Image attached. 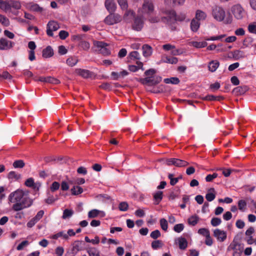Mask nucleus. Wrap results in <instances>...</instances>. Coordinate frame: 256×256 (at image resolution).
Instances as JSON below:
<instances>
[{
	"label": "nucleus",
	"mask_w": 256,
	"mask_h": 256,
	"mask_svg": "<svg viewBox=\"0 0 256 256\" xmlns=\"http://www.w3.org/2000/svg\"><path fill=\"white\" fill-rule=\"evenodd\" d=\"M28 195V192H24L22 190H17L9 195L10 202L14 204L12 206V209L14 211H20L32 206V200Z\"/></svg>",
	"instance_id": "1"
},
{
	"label": "nucleus",
	"mask_w": 256,
	"mask_h": 256,
	"mask_svg": "<svg viewBox=\"0 0 256 256\" xmlns=\"http://www.w3.org/2000/svg\"><path fill=\"white\" fill-rule=\"evenodd\" d=\"M160 14L166 15L162 16V22L164 23L171 24L176 22V12L172 9L161 8Z\"/></svg>",
	"instance_id": "2"
},
{
	"label": "nucleus",
	"mask_w": 256,
	"mask_h": 256,
	"mask_svg": "<svg viewBox=\"0 0 256 256\" xmlns=\"http://www.w3.org/2000/svg\"><path fill=\"white\" fill-rule=\"evenodd\" d=\"M154 10V6L152 0H144L142 6L138 9V12L143 14L151 15Z\"/></svg>",
	"instance_id": "3"
},
{
	"label": "nucleus",
	"mask_w": 256,
	"mask_h": 256,
	"mask_svg": "<svg viewBox=\"0 0 256 256\" xmlns=\"http://www.w3.org/2000/svg\"><path fill=\"white\" fill-rule=\"evenodd\" d=\"M230 10L234 17L236 20H242L246 16V12L239 4H235L232 6Z\"/></svg>",
	"instance_id": "4"
},
{
	"label": "nucleus",
	"mask_w": 256,
	"mask_h": 256,
	"mask_svg": "<svg viewBox=\"0 0 256 256\" xmlns=\"http://www.w3.org/2000/svg\"><path fill=\"white\" fill-rule=\"evenodd\" d=\"M212 15L215 20L222 22L226 16V12L223 8L216 6L212 8Z\"/></svg>",
	"instance_id": "5"
},
{
	"label": "nucleus",
	"mask_w": 256,
	"mask_h": 256,
	"mask_svg": "<svg viewBox=\"0 0 256 256\" xmlns=\"http://www.w3.org/2000/svg\"><path fill=\"white\" fill-rule=\"evenodd\" d=\"M162 80L160 76H148L143 78H139L138 81L142 84H148L150 86H154L160 83Z\"/></svg>",
	"instance_id": "6"
},
{
	"label": "nucleus",
	"mask_w": 256,
	"mask_h": 256,
	"mask_svg": "<svg viewBox=\"0 0 256 256\" xmlns=\"http://www.w3.org/2000/svg\"><path fill=\"white\" fill-rule=\"evenodd\" d=\"M122 18L121 16L118 14L114 12H110L104 19V22L108 25H112L121 22Z\"/></svg>",
	"instance_id": "7"
},
{
	"label": "nucleus",
	"mask_w": 256,
	"mask_h": 256,
	"mask_svg": "<svg viewBox=\"0 0 256 256\" xmlns=\"http://www.w3.org/2000/svg\"><path fill=\"white\" fill-rule=\"evenodd\" d=\"M164 164L168 166L174 165L177 167L186 166L189 164L186 161L176 158L166 159L164 161Z\"/></svg>",
	"instance_id": "8"
},
{
	"label": "nucleus",
	"mask_w": 256,
	"mask_h": 256,
	"mask_svg": "<svg viewBox=\"0 0 256 256\" xmlns=\"http://www.w3.org/2000/svg\"><path fill=\"white\" fill-rule=\"evenodd\" d=\"M229 248L234 250L233 256H241L244 247L235 238L230 244Z\"/></svg>",
	"instance_id": "9"
},
{
	"label": "nucleus",
	"mask_w": 256,
	"mask_h": 256,
	"mask_svg": "<svg viewBox=\"0 0 256 256\" xmlns=\"http://www.w3.org/2000/svg\"><path fill=\"white\" fill-rule=\"evenodd\" d=\"M60 28L58 24L54 20L50 21L46 26V34L50 36H54L53 31H56Z\"/></svg>",
	"instance_id": "10"
},
{
	"label": "nucleus",
	"mask_w": 256,
	"mask_h": 256,
	"mask_svg": "<svg viewBox=\"0 0 256 256\" xmlns=\"http://www.w3.org/2000/svg\"><path fill=\"white\" fill-rule=\"evenodd\" d=\"M14 46V42L8 40L6 38H0V50H8L12 48Z\"/></svg>",
	"instance_id": "11"
},
{
	"label": "nucleus",
	"mask_w": 256,
	"mask_h": 256,
	"mask_svg": "<svg viewBox=\"0 0 256 256\" xmlns=\"http://www.w3.org/2000/svg\"><path fill=\"white\" fill-rule=\"evenodd\" d=\"M34 80L35 81H40L42 82H48L53 84H58L60 82L58 80L50 76L47 77L40 76L38 78L34 77Z\"/></svg>",
	"instance_id": "12"
},
{
	"label": "nucleus",
	"mask_w": 256,
	"mask_h": 256,
	"mask_svg": "<svg viewBox=\"0 0 256 256\" xmlns=\"http://www.w3.org/2000/svg\"><path fill=\"white\" fill-rule=\"evenodd\" d=\"M214 236L216 238L217 240L220 242L224 241L227 236L226 232L225 231L218 228L214 230Z\"/></svg>",
	"instance_id": "13"
},
{
	"label": "nucleus",
	"mask_w": 256,
	"mask_h": 256,
	"mask_svg": "<svg viewBox=\"0 0 256 256\" xmlns=\"http://www.w3.org/2000/svg\"><path fill=\"white\" fill-rule=\"evenodd\" d=\"M143 26L144 20L142 16L136 17L132 24L133 29L137 31H140L142 29Z\"/></svg>",
	"instance_id": "14"
},
{
	"label": "nucleus",
	"mask_w": 256,
	"mask_h": 256,
	"mask_svg": "<svg viewBox=\"0 0 256 256\" xmlns=\"http://www.w3.org/2000/svg\"><path fill=\"white\" fill-rule=\"evenodd\" d=\"M76 73L84 78H90L92 76V72L87 70L76 68L75 70Z\"/></svg>",
	"instance_id": "15"
},
{
	"label": "nucleus",
	"mask_w": 256,
	"mask_h": 256,
	"mask_svg": "<svg viewBox=\"0 0 256 256\" xmlns=\"http://www.w3.org/2000/svg\"><path fill=\"white\" fill-rule=\"evenodd\" d=\"M184 2L185 0H164V4L166 6L174 7L182 5Z\"/></svg>",
	"instance_id": "16"
},
{
	"label": "nucleus",
	"mask_w": 256,
	"mask_h": 256,
	"mask_svg": "<svg viewBox=\"0 0 256 256\" xmlns=\"http://www.w3.org/2000/svg\"><path fill=\"white\" fill-rule=\"evenodd\" d=\"M104 6L109 12H114L116 8V6L114 0H106Z\"/></svg>",
	"instance_id": "17"
},
{
	"label": "nucleus",
	"mask_w": 256,
	"mask_h": 256,
	"mask_svg": "<svg viewBox=\"0 0 256 256\" xmlns=\"http://www.w3.org/2000/svg\"><path fill=\"white\" fill-rule=\"evenodd\" d=\"M82 241L76 240L72 244V252L74 254H76L77 252L82 250Z\"/></svg>",
	"instance_id": "18"
},
{
	"label": "nucleus",
	"mask_w": 256,
	"mask_h": 256,
	"mask_svg": "<svg viewBox=\"0 0 256 256\" xmlns=\"http://www.w3.org/2000/svg\"><path fill=\"white\" fill-rule=\"evenodd\" d=\"M94 50L98 52L104 46H108L107 43L102 41L94 40L93 42Z\"/></svg>",
	"instance_id": "19"
},
{
	"label": "nucleus",
	"mask_w": 256,
	"mask_h": 256,
	"mask_svg": "<svg viewBox=\"0 0 256 256\" xmlns=\"http://www.w3.org/2000/svg\"><path fill=\"white\" fill-rule=\"evenodd\" d=\"M142 54L144 57H148L152 55V48L148 44H144L142 47Z\"/></svg>",
	"instance_id": "20"
},
{
	"label": "nucleus",
	"mask_w": 256,
	"mask_h": 256,
	"mask_svg": "<svg viewBox=\"0 0 256 256\" xmlns=\"http://www.w3.org/2000/svg\"><path fill=\"white\" fill-rule=\"evenodd\" d=\"M42 56L44 58H48L52 57L54 55V51L50 46H48L42 50Z\"/></svg>",
	"instance_id": "21"
},
{
	"label": "nucleus",
	"mask_w": 256,
	"mask_h": 256,
	"mask_svg": "<svg viewBox=\"0 0 256 256\" xmlns=\"http://www.w3.org/2000/svg\"><path fill=\"white\" fill-rule=\"evenodd\" d=\"M206 13L200 10H198L196 12L195 19L198 21L204 20L206 18Z\"/></svg>",
	"instance_id": "22"
},
{
	"label": "nucleus",
	"mask_w": 256,
	"mask_h": 256,
	"mask_svg": "<svg viewBox=\"0 0 256 256\" xmlns=\"http://www.w3.org/2000/svg\"><path fill=\"white\" fill-rule=\"evenodd\" d=\"M176 241L178 242L179 248L180 250H185L187 248L188 242L184 238H178L176 240Z\"/></svg>",
	"instance_id": "23"
},
{
	"label": "nucleus",
	"mask_w": 256,
	"mask_h": 256,
	"mask_svg": "<svg viewBox=\"0 0 256 256\" xmlns=\"http://www.w3.org/2000/svg\"><path fill=\"white\" fill-rule=\"evenodd\" d=\"M247 90L248 88L246 86H240L235 88L233 90L232 92L236 95H241L244 94Z\"/></svg>",
	"instance_id": "24"
},
{
	"label": "nucleus",
	"mask_w": 256,
	"mask_h": 256,
	"mask_svg": "<svg viewBox=\"0 0 256 256\" xmlns=\"http://www.w3.org/2000/svg\"><path fill=\"white\" fill-rule=\"evenodd\" d=\"M216 198L215 190L214 188L208 190V192L206 195V198L208 202L212 201Z\"/></svg>",
	"instance_id": "25"
},
{
	"label": "nucleus",
	"mask_w": 256,
	"mask_h": 256,
	"mask_svg": "<svg viewBox=\"0 0 256 256\" xmlns=\"http://www.w3.org/2000/svg\"><path fill=\"white\" fill-rule=\"evenodd\" d=\"M136 64H137L138 66H136L134 65H130L128 66V69L130 71L132 72H135L137 71L138 69H141L142 70H144V68H143V64L141 62L137 61Z\"/></svg>",
	"instance_id": "26"
},
{
	"label": "nucleus",
	"mask_w": 256,
	"mask_h": 256,
	"mask_svg": "<svg viewBox=\"0 0 256 256\" xmlns=\"http://www.w3.org/2000/svg\"><path fill=\"white\" fill-rule=\"evenodd\" d=\"M200 26V22L195 18H193L190 22V29L194 32H196Z\"/></svg>",
	"instance_id": "27"
},
{
	"label": "nucleus",
	"mask_w": 256,
	"mask_h": 256,
	"mask_svg": "<svg viewBox=\"0 0 256 256\" xmlns=\"http://www.w3.org/2000/svg\"><path fill=\"white\" fill-rule=\"evenodd\" d=\"M160 14V12L158 16H148V20L151 23H158L160 22H162V16Z\"/></svg>",
	"instance_id": "28"
},
{
	"label": "nucleus",
	"mask_w": 256,
	"mask_h": 256,
	"mask_svg": "<svg viewBox=\"0 0 256 256\" xmlns=\"http://www.w3.org/2000/svg\"><path fill=\"white\" fill-rule=\"evenodd\" d=\"M220 66L218 60H212L208 64V69L212 72H215Z\"/></svg>",
	"instance_id": "29"
},
{
	"label": "nucleus",
	"mask_w": 256,
	"mask_h": 256,
	"mask_svg": "<svg viewBox=\"0 0 256 256\" xmlns=\"http://www.w3.org/2000/svg\"><path fill=\"white\" fill-rule=\"evenodd\" d=\"M30 10L31 11L38 12H42L44 10V8L42 7H40L37 4H32L30 6Z\"/></svg>",
	"instance_id": "30"
},
{
	"label": "nucleus",
	"mask_w": 256,
	"mask_h": 256,
	"mask_svg": "<svg viewBox=\"0 0 256 256\" xmlns=\"http://www.w3.org/2000/svg\"><path fill=\"white\" fill-rule=\"evenodd\" d=\"M0 8L5 12L10 10V2L0 0Z\"/></svg>",
	"instance_id": "31"
},
{
	"label": "nucleus",
	"mask_w": 256,
	"mask_h": 256,
	"mask_svg": "<svg viewBox=\"0 0 256 256\" xmlns=\"http://www.w3.org/2000/svg\"><path fill=\"white\" fill-rule=\"evenodd\" d=\"M89 256H100V252L96 248H88L87 250Z\"/></svg>",
	"instance_id": "32"
},
{
	"label": "nucleus",
	"mask_w": 256,
	"mask_h": 256,
	"mask_svg": "<svg viewBox=\"0 0 256 256\" xmlns=\"http://www.w3.org/2000/svg\"><path fill=\"white\" fill-rule=\"evenodd\" d=\"M154 200H155V204H158L162 198V192L158 191L154 195Z\"/></svg>",
	"instance_id": "33"
},
{
	"label": "nucleus",
	"mask_w": 256,
	"mask_h": 256,
	"mask_svg": "<svg viewBox=\"0 0 256 256\" xmlns=\"http://www.w3.org/2000/svg\"><path fill=\"white\" fill-rule=\"evenodd\" d=\"M164 81L166 84H178L180 82L179 79L176 77L166 78L164 79Z\"/></svg>",
	"instance_id": "34"
},
{
	"label": "nucleus",
	"mask_w": 256,
	"mask_h": 256,
	"mask_svg": "<svg viewBox=\"0 0 256 256\" xmlns=\"http://www.w3.org/2000/svg\"><path fill=\"white\" fill-rule=\"evenodd\" d=\"M134 14V12L132 10H126L123 16L124 20L127 21L128 19L132 18Z\"/></svg>",
	"instance_id": "35"
},
{
	"label": "nucleus",
	"mask_w": 256,
	"mask_h": 256,
	"mask_svg": "<svg viewBox=\"0 0 256 256\" xmlns=\"http://www.w3.org/2000/svg\"><path fill=\"white\" fill-rule=\"evenodd\" d=\"M74 214V211L72 210L66 209L64 210L62 218L63 219L69 218Z\"/></svg>",
	"instance_id": "36"
},
{
	"label": "nucleus",
	"mask_w": 256,
	"mask_h": 256,
	"mask_svg": "<svg viewBox=\"0 0 256 256\" xmlns=\"http://www.w3.org/2000/svg\"><path fill=\"white\" fill-rule=\"evenodd\" d=\"M9 179L18 180L21 178V175L20 174H16L15 172L11 171L10 172L8 176Z\"/></svg>",
	"instance_id": "37"
},
{
	"label": "nucleus",
	"mask_w": 256,
	"mask_h": 256,
	"mask_svg": "<svg viewBox=\"0 0 256 256\" xmlns=\"http://www.w3.org/2000/svg\"><path fill=\"white\" fill-rule=\"evenodd\" d=\"M71 192L73 195H78L83 192V189L80 186H74L71 189Z\"/></svg>",
	"instance_id": "38"
},
{
	"label": "nucleus",
	"mask_w": 256,
	"mask_h": 256,
	"mask_svg": "<svg viewBox=\"0 0 256 256\" xmlns=\"http://www.w3.org/2000/svg\"><path fill=\"white\" fill-rule=\"evenodd\" d=\"M208 44L206 42H192V45L196 48H202L206 47Z\"/></svg>",
	"instance_id": "39"
},
{
	"label": "nucleus",
	"mask_w": 256,
	"mask_h": 256,
	"mask_svg": "<svg viewBox=\"0 0 256 256\" xmlns=\"http://www.w3.org/2000/svg\"><path fill=\"white\" fill-rule=\"evenodd\" d=\"M163 61L164 62L172 64H176L178 62V60L175 57H165L164 59L163 60Z\"/></svg>",
	"instance_id": "40"
},
{
	"label": "nucleus",
	"mask_w": 256,
	"mask_h": 256,
	"mask_svg": "<svg viewBox=\"0 0 256 256\" xmlns=\"http://www.w3.org/2000/svg\"><path fill=\"white\" fill-rule=\"evenodd\" d=\"M199 218L197 216H190L188 220V222L190 225L195 226L197 224Z\"/></svg>",
	"instance_id": "41"
},
{
	"label": "nucleus",
	"mask_w": 256,
	"mask_h": 256,
	"mask_svg": "<svg viewBox=\"0 0 256 256\" xmlns=\"http://www.w3.org/2000/svg\"><path fill=\"white\" fill-rule=\"evenodd\" d=\"M10 10L12 8L16 10H19L21 8V4L18 1L10 0Z\"/></svg>",
	"instance_id": "42"
},
{
	"label": "nucleus",
	"mask_w": 256,
	"mask_h": 256,
	"mask_svg": "<svg viewBox=\"0 0 256 256\" xmlns=\"http://www.w3.org/2000/svg\"><path fill=\"white\" fill-rule=\"evenodd\" d=\"M59 237H62L65 240L68 239V235L62 231L53 235L52 238L53 239H57Z\"/></svg>",
	"instance_id": "43"
},
{
	"label": "nucleus",
	"mask_w": 256,
	"mask_h": 256,
	"mask_svg": "<svg viewBox=\"0 0 256 256\" xmlns=\"http://www.w3.org/2000/svg\"><path fill=\"white\" fill-rule=\"evenodd\" d=\"M78 62V60L74 57H70L66 60V64L70 66H75Z\"/></svg>",
	"instance_id": "44"
},
{
	"label": "nucleus",
	"mask_w": 256,
	"mask_h": 256,
	"mask_svg": "<svg viewBox=\"0 0 256 256\" xmlns=\"http://www.w3.org/2000/svg\"><path fill=\"white\" fill-rule=\"evenodd\" d=\"M160 226L162 230L166 231L168 228V221L166 219L162 218L160 220Z\"/></svg>",
	"instance_id": "45"
},
{
	"label": "nucleus",
	"mask_w": 256,
	"mask_h": 256,
	"mask_svg": "<svg viewBox=\"0 0 256 256\" xmlns=\"http://www.w3.org/2000/svg\"><path fill=\"white\" fill-rule=\"evenodd\" d=\"M162 245V242L160 240H154L152 242V247L154 250H156L159 248H161Z\"/></svg>",
	"instance_id": "46"
},
{
	"label": "nucleus",
	"mask_w": 256,
	"mask_h": 256,
	"mask_svg": "<svg viewBox=\"0 0 256 256\" xmlns=\"http://www.w3.org/2000/svg\"><path fill=\"white\" fill-rule=\"evenodd\" d=\"M13 166L14 168H22L25 166V164L22 160H17L14 162Z\"/></svg>",
	"instance_id": "47"
},
{
	"label": "nucleus",
	"mask_w": 256,
	"mask_h": 256,
	"mask_svg": "<svg viewBox=\"0 0 256 256\" xmlns=\"http://www.w3.org/2000/svg\"><path fill=\"white\" fill-rule=\"evenodd\" d=\"M100 212V210H96V209H94L92 210H91L88 213V217L89 218H96L99 214Z\"/></svg>",
	"instance_id": "48"
},
{
	"label": "nucleus",
	"mask_w": 256,
	"mask_h": 256,
	"mask_svg": "<svg viewBox=\"0 0 256 256\" xmlns=\"http://www.w3.org/2000/svg\"><path fill=\"white\" fill-rule=\"evenodd\" d=\"M0 22L4 26H8L10 25V21L5 16L0 14Z\"/></svg>",
	"instance_id": "49"
},
{
	"label": "nucleus",
	"mask_w": 256,
	"mask_h": 256,
	"mask_svg": "<svg viewBox=\"0 0 256 256\" xmlns=\"http://www.w3.org/2000/svg\"><path fill=\"white\" fill-rule=\"evenodd\" d=\"M233 56L234 58L236 60H238L244 57V52L240 50H235L234 52Z\"/></svg>",
	"instance_id": "50"
},
{
	"label": "nucleus",
	"mask_w": 256,
	"mask_h": 256,
	"mask_svg": "<svg viewBox=\"0 0 256 256\" xmlns=\"http://www.w3.org/2000/svg\"><path fill=\"white\" fill-rule=\"evenodd\" d=\"M238 209L242 212H244L246 206V202L244 200H238Z\"/></svg>",
	"instance_id": "51"
},
{
	"label": "nucleus",
	"mask_w": 256,
	"mask_h": 256,
	"mask_svg": "<svg viewBox=\"0 0 256 256\" xmlns=\"http://www.w3.org/2000/svg\"><path fill=\"white\" fill-rule=\"evenodd\" d=\"M58 199V196H56L55 197H54L52 196H49L48 198L46 199L45 201L48 204H52Z\"/></svg>",
	"instance_id": "52"
},
{
	"label": "nucleus",
	"mask_w": 256,
	"mask_h": 256,
	"mask_svg": "<svg viewBox=\"0 0 256 256\" xmlns=\"http://www.w3.org/2000/svg\"><path fill=\"white\" fill-rule=\"evenodd\" d=\"M25 184L28 187H34V188H36V186H35L34 184H35L34 179L30 178L26 180L25 182Z\"/></svg>",
	"instance_id": "53"
},
{
	"label": "nucleus",
	"mask_w": 256,
	"mask_h": 256,
	"mask_svg": "<svg viewBox=\"0 0 256 256\" xmlns=\"http://www.w3.org/2000/svg\"><path fill=\"white\" fill-rule=\"evenodd\" d=\"M128 204L126 202H121L118 206V208L121 211H126L128 209Z\"/></svg>",
	"instance_id": "54"
},
{
	"label": "nucleus",
	"mask_w": 256,
	"mask_h": 256,
	"mask_svg": "<svg viewBox=\"0 0 256 256\" xmlns=\"http://www.w3.org/2000/svg\"><path fill=\"white\" fill-rule=\"evenodd\" d=\"M129 56L131 59L140 60V54L136 51H133L129 54Z\"/></svg>",
	"instance_id": "55"
},
{
	"label": "nucleus",
	"mask_w": 256,
	"mask_h": 256,
	"mask_svg": "<svg viewBox=\"0 0 256 256\" xmlns=\"http://www.w3.org/2000/svg\"><path fill=\"white\" fill-rule=\"evenodd\" d=\"M160 236H161L160 232L158 230H156L152 231L150 234V236L152 238L154 239V240L157 239L158 238L160 237Z\"/></svg>",
	"instance_id": "56"
},
{
	"label": "nucleus",
	"mask_w": 256,
	"mask_h": 256,
	"mask_svg": "<svg viewBox=\"0 0 256 256\" xmlns=\"http://www.w3.org/2000/svg\"><path fill=\"white\" fill-rule=\"evenodd\" d=\"M211 224L213 226H216L220 225L222 222V220L220 218H213L211 220Z\"/></svg>",
	"instance_id": "57"
},
{
	"label": "nucleus",
	"mask_w": 256,
	"mask_h": 256,
	"mask_svg": "<svg viewBox=\"0 0 256 256\" xmlns=\"http://www.w3.org/2000/svg\"><path fill=\"white\" fill-rule=\"evenodd\" d=\"M60 184L57 182H54L52 183V185L50 187V190L51 192H54L57 190H58L60 188Z\"/></svg>",
	"instance_id": "58"
},
{
	"label": "nucleus",
	"mask_w": 256,
	"mask_h": 256,
	"mask_svg": "<svg viewBox=\"0 0 256 256\" xmlns=\"http://www.w3.org/2000/svg\"><path fill=\"white\" fill-rule=\"evenodd\" d=\"M198 233L206 237L208 236L210 234V231L205 228H202L199 229L198 230Z\"/></svg>",
	"instance_id": "59"
},
{
	"label": "nucleus",
	"mask_w": 256,
	"mask_h": 256,
	"mask_svg": "<svg viewBox=\"0 0 256 256\" xmlns=\"http://www.w3.org/2000/svg\"><path fill=\"white\" fill-rule=\"evenodd\" d=\"M248 30L250 32L256 34V22L250 24L248 26Z\"/></svg>",
	"instance_id": "60"
},
{
	"label": "nucleus",
	"mask_w": 256,
	"mask_h": 256,
	"mask_svg": "<svg viewBox=\"0 0 256 256\" xmlns=\"http://www.w3.org/2000/svg\"><path fill=\"white\" fill-rule=\"evenodd\" d=\"M176 21L182 22L185 20L186 18V15L185 14L182 12L178 14H176Z\"/></svg>",
	"instance_id": "61"
},
{
	"label": "nucleus",
	"mask_w": 256,
	"mask_h": 256,
	"mask_svg": "<svg viewBox=\"0 0 256 256\" xmlns=\"http://www.w3.org/2000/svg\"><path fill=\"white\" fill-rule=\"evenodd\" d=\"M184 228V225L182 224H176L174 227V230L176 232H181Z\"/></svg>",
	"instance_id": "62"
},
{
	"label": "nucleus",
	"mask_w": 256,
	"mask_h": 256,
	"mask_svg": "<svg viewBox=\"0 0 256 256\" xmlns=\"http://www.w3.org/2000/svg\"><path fill=\"white\" fill-rule=\"evenodd\" d=\"M118 2L122 9L126 10L128 4L126 0H118Z\"/></svg>",
	"instance_id": "63"
},
{
	"label": "nucleus",
	"mask_w": 256,
	"mask_h": 256,
	"mask_svg": "<svg viewBox=\"0 0 256 256\" xmlns=\"http://www.w3.org/2000/svg\"><path fill=\"white\" fill-rule=\"evenodd\" d=\"M156 70L154 68H150L144 72V75L148 76H154V74H156Z\"/></svg>",
	"instance_id": "64"
}]
</instances>
